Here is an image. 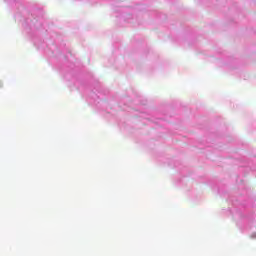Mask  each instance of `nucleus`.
<instances>
[{"label":"nucleus","mask_w":256,"mask_h":256,"mask_svg":"<svg viewBox=\"0 0 256 256\" xmlns=\"http://www.w3.org/2000/svg\"><path fill=\"white\" fill-rule=\"evenodd\" d=\"M0 87H3V82H0Z\"/></svg>","instance_id":"nucleus-1"}]
</instances>
